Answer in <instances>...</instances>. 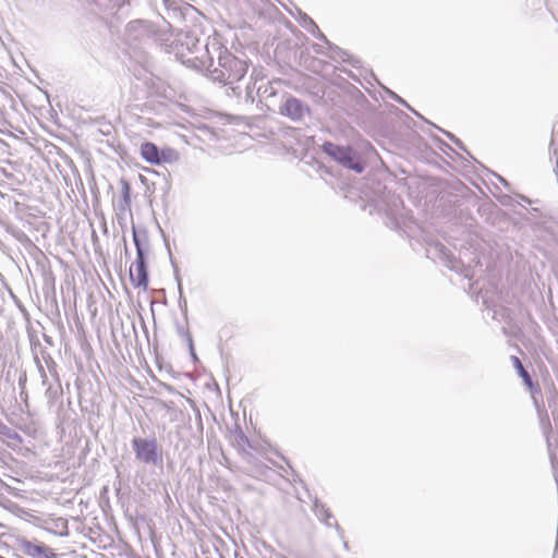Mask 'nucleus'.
<instances>
[{
	"mask_svg": "<svg viewBox=\"0 0 558 558\" xmlns=\"http://www.w3.org/2000/svg\"><path fill=\"white\" fill-rule=\"evenodd\" d=\"M323 150L347 168L353 169L357 172L363 170V166L350 147L338 146L328 142L323 145Z\"/></svg>",
	"mask_w": 558,
	"mask_h": 558,
	"instance_id": "1",
	"label": "nucleus"
},
{
	"mask_svg": "<svg viewBox=\"0 0 558 558\" xmlns=\"http://www.w3.org/2000/svg\"><path fill=\"white\" fill-rule=\"evenodd\" d=\"M132 444L136 458L140 461L154 464L161 462V450L156 440L134 438Z\"/></svg>",
	"mask_w": 558,
	"mask_h": 558,
	"instance_id": "2",
	"label": "nucleus"
},
{
	"mask_svg": "<svg viewBox=\"0 0 558 558\" xmlns=\"http://www.w3.org/2000/svg\"><path fill=\"white\" fill-rule=\"evenodd\" d=\"M220 65L225 70L222 76L228 83L239 82L247 72L246 63L232 54L221 57Z\"/></svg>",
	"mask_w": 558,
	"mask_h": 558,
	"instance_id": "3",
	"label": "nucleus"
},
{
	"mask_svg": "<svg viewBox=\"0 0 558 558\" xmlns=\"http://www.w3.org/2000/svg\"><path fill=\"white\" fill-rule=\"evenodd\" d=\"M135 244L137 246V256L135 262L130 266V279L132 284L135 288H142L147 290L148 288V274L147 267L144 260V254L142 248L138 245V241L134 239Z\"/></svg>",
	"mask_w": 558,
	"mask_h": 558,
	"instance_id": "4",
	"label": "nucleus"
},
{
	"mask_svg": "<svg viewBox=\"0 0 558 558\" xmlns=\"http://www.w3.org/2000/svg\"><path fill=\"white\" fill-rule=\"evenodd\" d=\"M141 157L150 165H160L172 160L174 151L172 149L159 150L151 142H145L140 148Z\"/></svg>",
	"mask_w": 558,
	"mask_h": 558,
	"instance_id": "5",
	"label": "nucleus"
},
{
	"mask_svg": "<svg viewBox=\"0 0 558 558\" xmlns=\"http://www.w3.org/2000/svg\"><path fill=\"white\" fill-rule=\"evenodd\" d=\"M20 546L22 551L31 558H58L53 550L44 544H36L24 539Z\"/></svg>",
	"mask_w": 558,
	"mask_h": 558,
	"instance_id": "6",
	"label": "nucleus"
},
{
	"mask_svg": "<svg viewBox=\"0 0 558 558\" xmlns=\"http://www.w3.org/2000/svg\"><path fill=\"white\" fill-rule=\"evenodd\" d=\"M280 112L281 114L287 116L292 120H299L304 114V107L299 99L289 98L281 107Z\"/></svg>",
	"mask_w": 558,
	"mask_h": 558,
	"instance_id": "7",
	"label": "nucleus"
},
{
	"mask_svg": "<svg viewBox=\"0 0 558 558\" xmlns=\"http://www.w3.org/2000/svg\"><path fill=\"white\" fill-rule=\"evenodd\" d=\"M512 361H513L514 367L518 369L519 374L524 379V381L526 384L531 385L532 384L531 377H530L529 373L525 371V368L523 367L519 357L513 356Z\"/></svg>",
	"mask_w": 558,
	"mask_h": 558,
	"instance_id": "8",
	"label": "nucleus"
}]
</instances>
